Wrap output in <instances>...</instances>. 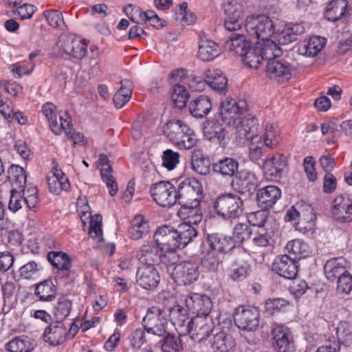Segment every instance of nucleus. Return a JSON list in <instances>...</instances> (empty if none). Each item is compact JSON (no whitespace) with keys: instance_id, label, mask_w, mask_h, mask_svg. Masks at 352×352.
<instances>
[{"instance_id":"f257e3e1","label":"nucleus","mask_w":352,"mask_h":352,"mask_svg":"<svg viewBox=\"0 0 352 352\" xmlns=\"http://www.w3.org/2000/svg\"><path fill=\"white\" fill-rule=\"evenodd\" d=\"M214 209L217 215L223 219H234L243 214L244 204L242 199L238 195H222L216 199L214 203Z\"/></svg>"},{"instance_id":"f03ea898","label":"nucleus","mask_w":352,"mask_h":352,"mask_svg":"<svg viewBox=\"0 0 352 352\" xmlns=\"http://www.w3.org/2000/svg\"><path fill=\"white\" fill-rule=\"evenodd\" d=\"M203 199V188L201 182L195 178H186L176 188V202L181 206L194 204L199 206Z\"/></svg>"},{"instance_id":"7ed1b4c3","label":"nucleus","mask_w":352,"mask_h":352,"mask_svg":"<svg viewBox=\"0 0 352 352\" xmlns=\"http://www.w3.org/2000/svg\"><path fill=\"white\" fill-rule=\"evenodd\" d=\"M246 111L245 101H236L228 98L221 103L220 116L223 122L234 128L239 123Z\"/></svg>"},{"instance_id":"20e7f679","label":"nucleus","mask_w":352,"mask_h":352,"mask_svg":"<svg viewBox=\"0 0 352 352\" xmlns=\"http://www.w3.org/2000/svg\"><path fill=\"white\" fill-rule=\"evenodd\" d=\"M245 26L250 36L261 40V41L268 39L274 33L272 21L265 15L247 17Z\"/></svg>"},{"instance_id":"39448f33","label":"nucleus","mask_w":352,"mask_h":352,"mask_svg":"<svg viewBox=\"0 0 352 352\" xmlns=\"http://www.w3.org/2000/svg\"><path fill=\"white\" fill-rule=\"evenodd\" d=\"M167 322L164 311L157 307L150 308L142 320L143 327L148 333L160 337L165 335Z\"/></svg>"},{"instance_id":"423d86ee","label":"nucleus","mask_w":352,"mask_h":352,"mask_svg":"<svg viewBox=\"0 0 352 352\" xmlns=\"http://www.w3.org/2000/svg\"><path fill=\"white\" fill-rule=\"evenodd\" d=\"M150 193L154 201L162 207H170L176 203V187L168 181L152 184Z\"/></svg>"},{"instance_id":"0eeeda50","label":"nucleus","mask_w":352,"mask_h":352,"mask_svg":"<svg viewBox=\"0 0 352 352\" xmlns=\"http://www.w3.org/2000/svg\"><path fill=\"white\" fill-rule=\"evenodd\" d=\"M260 314L256 307L247 305L239 307L234 314V322L239 329L252 331L259 325Z\"/></svg>"},{"instance_id":"6e6552de","label":"nucleus","mask_w":352,"mask_h":352,"mask_svg":"<svg viewBox=\"0 0 352 352\" xmlns=\"http://www.w3.org/2000/svg\"><path fill=\"white\" fill-rule=\"evenodd\" d=\"M153 239L160 252L170 253L176 257L174 252L178 249V246L175 229L169 226H161L155 231Z\"/></svg>"},{"instance_id":"1a4fd4ad","label":"nucleus","mask_w":352,"mask_h":352,"mask_svg":"<svg viewBox=\"0 0 352 352\" xmlns=\"http://www.w3.org/2000/svg\"><path fill=\"white\" fill-rule=\"evenodd\" d=\"M173 276L177 284L190 285L199 278L198 265L189 261L179 263L174 268Z\"/></svg>"},{"instance_id":"9d476101","label":"nucleus","mask_w":352,"mask_h":352,"mask_svg":"<svg viewBox=\"0 0 352 352\" xmlns=\"http://www.w3.org/2000/svg\"><path fill=\"white\" fill-rule=\"evenodd\" d=\"M298 262L287 254L277 256L272 265L273 272L287 279H294L298 274Z\"/></svg>"},{"instance_id":"9b49d317","label":"nucleus","mask_w":352,"mask_h":352,"mask_svg":"<svg viewBox=\"0 0 352 352\" xmlns=\"http://www.w3.org/2000/svg\"><path fill=\"white\" fill-rule=\"evenodd\" d=\"M294 71L293 67L284 59L272 60L266 65L265 72L268 76L279 82L289 80Z\"/></svg>"},{"instance_id":"f8f14e48","label":"nucleus","mask_w":352,"mask_h":352,"mask_svg":"<svg viewBox=\"0 0 352 352\" xmlns=\"http://www.w3.org/2000/svg\"><path fill=\"white\" fill-rule=\"evenodd\" d=\"M160 280V276L155 265H140L136 273L137 283L144 289L155 288Z\"/></svg>"},{"instance_id":"ddd939ff","label":"nucleus","mask_w":352,"mask_h":352,"mask_svg":"<svg viewBox=\"0 0 352 352\" xmlns=\"http://www.w3.org/2000/svg\"><path fill=\"white\" fill-rule=\"evenodd\" d=\"M274 347L278 352H292L294 349L291 331L283 325H276L272 330Z\"/></svg>"},{"instance_id":"4468645a","label":"nucleus","mask_w":352,"mask_h":352,"mask_svg":"<svg viewBox=\"0 0 352 352\" xmlns=\"http://www.w3.org/2000/svg\"><path fill=\"white\" fill-rule=\"evenodd\" d=\"M162 254L156 243H146L140 246L136 256L140 265H155L160 262Z\"/></svg>"},{"instance_id":"2eb2a0df","label":"nucleus","mask_w":352,"mask_h":352,"mask_svg":"<svg viewBox=\"0 0 352 352\" xmlns=\"http://www.w3.org/2000/svg\"><path fill=\"white\" fill-rule=\"evenodd\" d=\"M226 17L224 26L228 31H236L243 24V12L241 7L234 3L230 2L225 6Z\"/></svg>"},{"instance_id":"dca6fc26","label":"nucleus","mask_w":352,"mask_h":352,"mask_svg":"<svg viewBox=\"0 0 352 352\" xmlns=\"http://www.w3.org/2000/svg\"><path fill=\"white\" fill-rule=\"evenodd\" d=\"M332 214L340 222L352 221V201L343 195L336 197L333 202Z\"/></svg>"},{"instance_id":"f3484780","label":"nucleus","mask_w":352,"mask_h":352,"mask_svg":"<svg viewBox=\"0 0 352 352\" xmlns=\"http://www.w3.org/2000/svg\"><path fill=\"white\" fill-rule=\"evenodd\" d=\"M59 46L74 58L82 59L87 54V44L80 38L67 37L59 42Z\"/></svg>"},{"instance_id":"a211bd4d","label":"nucleus","mask_w":352,"mask_h":352,"mask_svg":"<svg viewBox=\"0 0 352 352\" xmlns=\"http://www.w3.org/2000/svg\"><path fill=\"white\" fill-rule=\"evenodd\" d=\"M234 128L241 140L257 142L258 123L256 118L254 117L242 118Z\"/></svg>"},{"instance_id":"6ab92c4d","label":"nucleus","mask_w":352,"mask_h":352,"mask_svg":"<svg viewBox=\"0 0 352 352\" xmlns=\"http://www.w3.org/2000/svg\"><path fill=\"white\" fill-rule=\"evenodd\" d=\"M280 196V190L277 186L274 185L267 186L257 190V204L262 209L269 210L274 206Z\"/></svg>"},{"instance_id":"aec40b11","label":"nucleus","mask_w":352,"mask_h":352,"mask_svg":"<svg viewBox=\"0 0 352 352\" xmlns=\"http://www.w3.org/2000/svg\"><path fill=\"white\" fill-rule=\"evenodd\" d=\"M207 241L212 251L221 254H226L236 247L234 239L221 234H208Z\"/></svg>"},{"instance_id":"412c9836","label":"nucleus","mask_w":352,"mask_h":352,"mask_svg":"<svg viewBox=\"0 0 352 352\" xmlns=\"http://www.w3.org/2000/svg\"><path fill=\"white\" fill-rule=\"evenodd\" d=\"M348 267L349 263L344 257L331 258L324 265L325 276L331 281L335 280L347 272Z\"/></svg>"},{"instance_id":"4be33fe9","label":"nucleus","mask_w":352,"mask_h":352,"mask_svg":"<svg viewBox=\"0 0 352 352\" xmlns=\"http://www.w3.org/2000/svg\"><path fill=\"white\" fill-rule=\"evenodd\" d=\"M326 38L319 36H311L298 46L299 54L307 57H314L323 49L326 44Z\"/></svg>"},{"instance_id":"5701e85b","label":"nucleus","mask_w":352,"mask_h":352,"mask_svg":"<svg viewBox=\"0 0 352 352\" xmlns=\"http://www.w3.org/2000/svg\"><path fill=\"white\" fill-rule=\"evenodd\" d=\"M211 348L214 352H228L235 346V342L232 336L224 329L216 331L210 340Z\"/></svg>"},{"instance_id":"b1692460","label":"nucleus","mask_w":352,"mask_h":352,"mask_svg":"<svg viewBox=\"0 0 352 352\" xmlns=\"http://www.w3.org/2000/svg\"><path fill=\"white\" fill-rule=\"evenodd\" d=\"M67 333L64 324L60 321H56L45 329L43 334L45 341L50 345H58L64 342Z\"/></svg>"},{"instance_id":"393cba45","label":"nucleus","mask_w":352,"mask_h":352,"mask_svg":"<svg viewBox=\"0 0 352 352\" xmlns=\"http://www.w3.org/2000/svg\"><path fill=\"white\" fill-rule=\"evenodd\" d=\"M49 190L55 195H59L63 190L70 188V183L67 177L57 167H54V173L48 178Z\"/></svg>"},{"instance_id":"a878e982","label":"nucleus","mask_w":352,"mask_h":352,"mask_svg":"<svg viewBox=\"0 0 352 352\" xmlns=\"http://www.w3.org/2000/svg\"><path fill=\"white\" fill-rule=\"evenodd\" d=\"M34 294L39 300L52 302L57 296V289L52 279L48 278L34 285Z\"/></svg>"},{"instance_id":"bb28decb","label":"nucleus","mask_w":352,"mask_h":352,"mask_svg":"<svg viewBox=\"0 0 352 352\" xmlns=\"http://www.w3.org/2000/svg\"><path fill=\"white\" fill-rule=\"evenodd\" d=\"M189 126L182 120H173L168 121L164 127V132L168 140L175 145L179 143L181 137L187 133Z\"/></svg>"},{"instance_id":"cd10ccee","label":"nucleus","mask_w":352,"mask_h":352,"mask_svg":"<svg viewBox=\"0 0 352 352\" xmlns=\"http://www.w3.org/2000/svg\"><path fill=\"white\" fill-rule=\"evenodd\" d=\"M204 81L214 91L223 92L226 90L228 80L222 72L218 69H208L204 72Z\"/></svg>"},{"instance_id":"c85d7f7f","label":"nucleus","mask_w":352,"mask_h":352,"mask_svg":"<svg viewBox=\"0 0 352 352\" xmlns=\"http://www.w3.org/2000/svg\"><path fill=\"white\" fill-rule=\"evenodd\" d=\"M286 166V157L283 155L276 154L265 160L263 168L266 175L278 178L281 176L282 172Z\"/></svg>"},{"instance_id":"c756f323","label":"nucleus","mask_w":352,"mask_h":352,"mask_svg":"<svg viewBox=\"0 0 352 352\" xmlns=\"http://www.w3.org/2000/svg\"><path fill=\"white\" fill-rule=\"evenodd\" d=\"M250 47V42L243 34H231L225 43V48L243 58Z\"/></svg>"},{"instance_id":"7c9ffc66","label":"nucleus","mask_w":352,"mask_h":352,"mask_svg":"<svg viewBox=\"0 0 352 352\" xmlns=\"http://www.w3.org/2000/svg\"><path fill=\"white\" fill-rule=\"evenodd\" d=\"M236 186L241 194H252L256 188L257 179L255 175L247 170L238 173Z\"/></svg>"},{"instance_id":"2f4dec72","label":"nucleus","mask_w":352,"mask_h":352,"mask_svg":"<svg viewBox=\"0 0 352 352\" xmlns=\"http://www.w3.org/2000/svg\"><path fill=\"white\" fill-rule=\"evenodd\" d=\"M176 238L178 249L185 248L188 243L192 242L198 234L197 229L187 223H182L175 229Z\"/></svg>"},{"instance_id":"473e14b6","label":"nucleus","mask_w":352,"mask_h":352,"mask_svg":"<svg viewBox=\"0 0 352 352\" xmlns=\"http://www.w3.org/2000/svg\"><path fill=\"white\" fill-rule=\"evenodd\" d=\"M199 206H195L193 203L188 204V206H181L178 211V215L184 220L183 223L194 226L201 222L202 214Z\"/></svg>"},{"instance_id":"72a5a7b5","label":"nucleus","mask_w":352,"mask_h":352,"mask_svg":"<svg viewBox=\"0 0 352 352\" xmlns=\"http://www.w3.org/2000/svg\"><path fill=\"white\" fill-rule=\"evenodd\" d=\"M305 28L299 23H287L278 34V41L281 45H287L297 38V36L304 33Z\"/></svg>"},{"instance_id":"f704fd0d","label":"nucleus","mask_w":352,"mask_h":352,"mask_svg":"<svg viewBox=\"0 0 352 352\" xmlns=\"http://www.w3.org/2000/svg\"><path fill=\"white\" fill-rule=\"evenodd\" d=\"M204 135L209 140H217L221 142L224 140L227 131L217 119L207 120L203 126Z\"/></svg>"},{"instance_id":"c9c22d12","label":"nucleus","mask_w":352,"mask_h":352,"mask_svg":"<svg viewBox=\"0 0 352 352\" xmlns=\"http://www.w3.org/2000/svg\"><path fill=\"white\" fill-rule=\"evenodd\" d=\"M257 44L259 45V50H261L263 60L267 63L279 58L282 54V50L278 45L270 39H265L261 41H258Z\"/></svg>"},{"instance_id":"e433bc0d","label":"nucleus","mask_w":352,"mask_h":352,"mask_svg":"<svg viewBox=\"0 0 352 352\" xmlns=\"http://www.w3.org/2000/svg\"><path fill=\"white\" fill-rule=\"evenodd\" d=\"M347 5L346 0H331L325 10V18L333 22L339 20L345 15Z\"/></svg>"},{"instance_id":"4c0bfd02","label":"nucleus","mask_w":352,"mask_h":352,"mask_svg":"<svg viewBox=\"0 0 352 352\" xmlns=\"http://www.w3.org/2000/svg\"><path fill=\"white\" fill-rule=\"evenodd\" d=\"M149 232V223L142 215H137L133 219L129 229V234L132 239H140L148 234Z\"/></svg>"},{"instance_id":"58836bf2","label":"nucleus","mask_w":352,"mask_h":352,"mask_svg":"<svg viewBox=\"0 0 352 352\" xmlns=\"http://www.w3.org/2000/svg\"><path fill=\"white\" fill-rule=\"evenodd\" d=\"M212 108L210 98L206 96H200L190 102L189 109L191 114L195 118H203L206 116Z\"/></svg>"},{"instance_id":"ea45409f","label":"nucleus","mask_w":352,"mask_h":352,"mask_svg":"<svg viewBox=\"0 0 352 352\" xmlns=\"http://www.w3.org/2000/svg\"><path fill=\"white\" fill-rule=\"evenodd\" d=\"M203 320L204 316H196L194 318L190 319L186 323V329L179 331L180 336H185L190 335L192 340L195 342H201V338L200 337L201 328L203 327Z\"/></svg>"},{"instance_id":"a19ab883","label":"nucleus","mask_w":352,"mask_h":352,"mask_svg":"<svg viewBox=\"0 0 352 352\" xmlns=\"http://www.w3.org/2000/svg\"><path fill=\"white\" fill-rule=\"evenodd\" d=\"M220 54L219 45L212 41L201 40L199 45L198 56L204 61H210Z\"/></svg>"},{"instance_id":"79ce46f5","label":"nucleus","mask_w":352,"mask_h":352,"mask_svg":"<svg viewBox=\"0 0 352 352\" xmlns=\"http://www.w3.org/2000/svg\"><path fill=\"white\" fill-rule=\"evenodd\" d=\"M238 162L231 157H224L212 164V169L215 173L223 176L232 177L237 171Z\"/></svg>"},{"instance_id":"37998d69","label":"nucleus","mask_w":352,"mask_h":352,"mask_svg":"<svg viewBox=\"0 0 352 352\" xmlns=\"http://www.w3.org/2000/svg\"><path fill=\"white\" fill-rule=\"evenodd\" d=\"M6 349L10 352H32L34 344L32 340L27 336H17L6 344Z\"/></svg>"},{"instance_id":"c03bdc74","label":"nucleus","mask_w":352,"mask_h":352,"mask_svg":"<svg viewBox=\"0 0 352 352\" xmlns=\"http://www.w3.org/2000/svg\"><path fill=\"white\" fill-rule=\"evenodd\" d=\"M47 259L54 267L61 271H67L72 266L69 255L63 252H50L47 254Z\"/></svg>"},{"instance_id":"a18cd8bd","label":"nucleus","mask_w":352,"mask_h":352,"mask_svg":"<svg viewBox=\"0 0 352 352\" xmlns=\"http://www.w3.org/2000/svg\"><path fill=\"white\" fill-rule=\"evenodd\" d=\"M241 59L248 67L258 69L263 62L259 45L256 43L254 46L250 45Z\"/></svg>"},{"instance_id":"49530a36","label":"nucleus","mask_w":352,"mask_h":352,"mask_svg":"<svg viewBox=\"0 0 352 352\" xmlns=\"http://www.w3.org/2000/svg\"><path fill=\"white\" fill-rule=\"evenodd\" d=\"M263 140L265 145L269 148H274L280 140V131L274 123L267 122L265 124Z\"/></svg>"},{"instance_id":"de8ad7c7","label":"nucleus","mask_w":352,"mask_h":352,"mask_svg":"<svg viewBox=\"0 0 352 352\" xmlns=\"http://www.w3.org/2000/svg\"><path fill=\"white\" fill-rule=\"evenodd\" d=\"M170 318L179 333L186 329V323L190 320L187 317L186 310L180 306H176L170 310Z\"/></svg>"},{"instance_id":"09e8293b","label":"nucleus","mask_w":352,"mask_h":352,"mask_svg":"<svg viewBox=\"0 0 352 352\" xmlns=\"http://www.w3.org/2000/svg\"><path fill=\"white\" fill-rule=\"evenodd\" d=\"M285 248L288 253L295 256L294 258L296 259L305 258L309 253L307 244L300 239L289 241L287 243Z\"/></svg>"},{"instance_id":"8fccbe9b","label":"nucleus","mask_w":352,"mask_h":352,"mask_svg":"<svg viewBox=\"0 0 352 352\" xmlns=\"http://www.w3.org/2000/svg\"><path fill=\"white\" fill-rule=\"evenodd\" d=\"M26 177L24 169L19 165L12 164L8 170V179L14 183L16 188H21L23 185H25Z\"/></svg>"},{"instance_id":"3c124183","label":"nucleus","mask_w":352,"mask_h":352,"mask_svg":"<svg viewBox=\"0 0 352 352\" xmlns=\"http://www.w3.org/2000/svg\"><path fill=\"white\" fill-rule=\"evenodd\" d=\"M188 97V93L184 86L177 84L173 87L171 100L175 107L181 109L186 107Z\"/></svg>"},{"instance_id":"603ef678","label":"nucleus","mask_w":352,"mask_h":352,"mask_svg":"<svg viewBox=\"0 0 352 352\" xmlns=\"http://www.w3.org/2000/svg\"><path fill=\"white\" fill-rule=\"evenodd\" d=\"M18 190L20 192H23V197L27 207L30 210L35 209L38 201L36 186L32 185L25 186V185H23V187L18 188Z\"/></svg>"},{"instance_id":"864d4df0","label":"nucleus","mask_w":352,"mask_h":352,"mask_svg":"<svg viewBox=\"0 0 352 352\" xmlns=\"http://www.w3.org/2000/svg\"><path fill=\"white\" fill-rule=\"evenodd\" d=\"M42 113L47 119L52 131L58 135L60 133V127L56 120V106L52 102H46L42 107Z\"/></svg>"},{"instance_id":"5fc2aeb1","label":"nucleus","mask_w":352,"mask_h":352,"mask_svg":"<svg viewBox=\"0 0 352 352\" xmlns=\"http://www.w3.org/2000/svg\"><path fill=\"white\" fill-rule=\"evenodd\" d=\"M168 333L162 340V350L163 352H177L183 349L182 340Z\"/></svg>"},{"instance_id":"6e6d98bb","label":"nucleus","mask_w":352,"mask_h":352,"mask_svg":"<svg viewBox=\"0 0 352 352\" xmlns=\"http://www.w3.org/2000/svg\"><path fill=\"white\" fill-rule=\"evenodd\" d=\"M113 168L111 166H108L107 168L101 170L102 180L106 184L109 189V193L111 197H113L118 192V184L113 174Z\"/></svg>"},{"instance_id":"4d7b16f0","label":"nucleus","mask_w":352,"mask_h":352,"mask_svg":"<svg viewBox=\"0 0 352 352\" xmlns=\"http://www.w3.org/2000/svg\"><path fill=\"white\" fill-rule=\"evenodd\" d=\"M191 166L196 173L201 175H206L210 172L209 161L202 156H199L195 152L192 155Z\"/></svg>"},{"instance_id":"13d9d810","label":"nucleus","mask_w":352,"mask_h":352,"mask_svg":"<svg viewBox=\"0 0 352 352\" xmlns=\"http://www.w3.org/2000/svg\"><path fill=\"white\" fill-rule=\"evenodd\" d=\"M48 24L55 28L62 29L65 25L63 14L57 10H48L43 12Z\"/></svg>"},{"instance_id":"bf43d9fd","label":"nucleus","mask_w":352,"mask_h":352,"mask_svg":"<svg viewBox=\"0 0 352 352\" xmlns=\"http://www.w3.org/2000/svg\"><path fill=\"white\" fill-rule=\"evenodd\" d=\"M121 87L113 96V102L118 109H120L130 100L132 90L130 87H124L123 81H121Z\"/></svg>"},{"instance_id":"052dcab7","label":"nucleus","mask_w":352,"mask_h":352,"mask_svg":"<svg viewBox=\"0 0 352 352\" xmlns=\"http://www.w3.org/2000/svg\"><path fill=\"white\" fill-rule=\"evenodd\" d=\"M252 230L250 226L246 223H237L233 230V239L235 243H242L251 237Z\"/></svg>"},{"instance_id":"680f3d73","label":"nucleus","mask_w":352,"mask_h":352,"mask_svg":"<svg viewBox=\"0 0 352 352\" xmlns=\"http://www.w3.org/2000/svg\"><path fill=\"white\" fill-rule=\"evenodd\" d=\"M249 274V267L245 263H234L230 270L229 276L233 280H241L247 277Z\"/></svg>"},{"instance_id":"e2e57ef3","label":"nucleus","mask_w":352,"mask_h":352,"mask_svg":"<svg viewBox=\"0 0 352 352\" xmlns=\"http://www.w3.org/2000/svg\"><path fill=\"white\" fill-rule=\"evenodd\" d=\"M267 210V209L261 208L260 210L248 213L246 217L248 222L253 226L259 228L264 226L268 214Z\"/></svg>"},{"instance_id":"0e129e2a","label":"nucleus","mask_w":352,"mask_h":352,"mask_svg":"<svg viewBox=\"0 0 352 352\" xmlns=\"http://www.w3.org/2000/svg\"><path fill=\"white\" fill-rule=\"evenodd\" d=\"M179 154L171 149H166L162 155V166L169 170H173L179 162Z\"/></svg>"},{"instance_id":"69168bd1","label":"nucleus","mask_w":352,"mask_h":352,"mask_svg":"<svg viewBox=\"0 0 352 352\" xmlns=\"http://www.w3.org/2000/svg\"><path fill=\"white\" fill-rule=\"evenodd\" d=\"M71 307L72 302L66 298L60 299L54 311L56 319L60 322L66 318L71 311Z\"/></svg>"},{"instance_id":"338daca9","label":"nucleus","mask_w":352,"mask_h":352,"mask_svg":"<svg viewBox=\"0 0 352 352\" xmlns=\"http://www.w3.org/2000/svg\"><path fill=\"white\" fill-rule=\"evenodd\" d=\"M352 289V275L347 271L338 278L337 292L349 294Z\"/></svg>"},{"instance_id":"774afa93","label":"nucleus","mask_w":352,"mask_h":352,"mask_svg":"<svg viewBox=\"0 0 352 352\" xmlns=\"http://www.w3.org/2000/svg\"><path fill=\"white\" fill-rule=\"evenodd\" d=\"M336 334L340 342L349 345L352 342V329L346 324H340L336 329Z\"/></svg>"}]
</instances>
